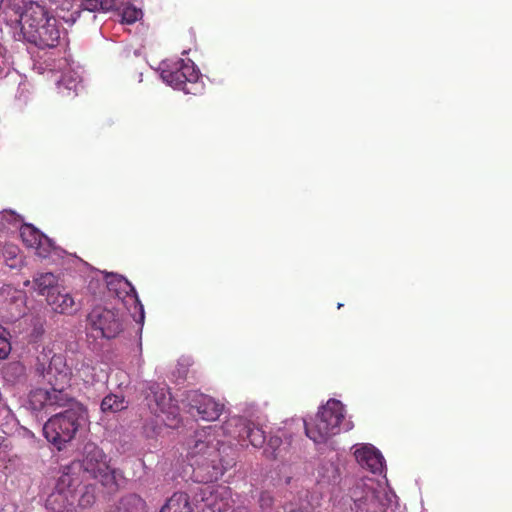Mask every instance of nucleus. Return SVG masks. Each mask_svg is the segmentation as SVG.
Segmentation results:
<instances>
[{
  "instance_id": "obj_1",
  "label": "nucleus",
  "mask_w": 512,
  "mask_h": 512,
  "mask_svg": "<svg viewBox=\"0 0 512 512\" xmlns=\"http://www.w3.org/2000/svg\"><path fill=\"white\" fill-rule=\"evenodd\" d=\"M231 448L217 438L214 430L197 433L189 456L193 477L205 485L195 493L194 501L203 512H224L232 503V491L227 486L212 485L224 473L229 462L223 457Z\"/></svg>"
},
{
  "instance_id": "obj_2",
  "label": "nucleus",
  "mask_w": 512,
  "mask_h": 512,
  "mask_svg": "<svg viewBox=\"0 0 512 512\" xmlns=\"http://www.w3.org/2000/svg\"><path fill=\"white\" fill-rule=\"evenodd\" d=\"M36 373L50 386L36 388L29 395L30 409L39 411H54L57 408L69 406L72 398L67 393L73 376L72 368L67 364L66 358L61 354H54L47 366L38 360Z\"/></svg>"
},
{
  "instance_id": "obj_3",
  "label": "nucleus",
  "mask_w": 512,
  "mask_h": 512,
  "mask_svg": "<svg viewBox=\"0 0 512 512\" xmlns=\"http://www.w3.org/2000/svg\"><path fill=\"white\" fill-rule=\"evenodd\" d=\"M65 471L72 477H79L81 484L83 481L94 479L111 491L119 488L123 477L120 469L110 465L108 455L95 443H86L82 457L72 461L66 466Z\"/></svg>"
},
{
  "instance_id": "obj_4",
  "label": "nucleus",
  "mask_w": 512,
  "mask_h": 512,
  "mask_svg": "<svg viewBox=\"0 0 512 512\" xmlns=\"http://www.w3.org/2000/svg\"><path fill=\"white\" fill-rule=\"evenodd\" d=\"M21 33L24 39L38 49L58 46L62 31L55 16L49 15L37 2L27 4L20 16Z\"/></svg>"
},
{
  "instance_id": "obj_5",
  "label": "nucleus",
  "mask_w": 512,
  "mask_h": 512,
  "mask_svg": "<svg viewBox=\"0 0 512 512\" xmlns=\"http://www.w3.org/2000/svg\"><path fill=\"white\" fill-rule=\"evenodd\" d=\"M86 420V409L79 403H72L67 410L53 415L45 422L44 437L60 450L75 437Z\"/></svg>"
},
{
  "instance_id": "obj_6",
  "label": "nucleus",
  "mask_w": 512,
  "mask_h": 512,
  "mask_svg": "<svg viewBox=\"0 0 512 512\" xmlns=\"http://www.w3.org/2000/svg\"><path fill=\"white\" fill-rule=\"evenodd\" d=\"M344 417L343 404L338 400L330 399L319 409L313 421H304L306 436L314 443H324L340 432V424Z\"/></svg>"
},
{
  "instance_id": "obj_7",
  "label": "nucleus",
  "mask_w": 512,
  "mask_h": 512,
  "mask_svg": "<svg viewBox=\"0 0 512 512\" xmlns=\"http://www.w3.org/2000/svg\"><path fill=\"white\" fill-rule=\"evenodd\" d=\"M161 77L170 86L187 94H201L205 89L202 75L190 59H180L170 67L162 69Z\"/></svg>"
},
{
  "instance_id": "obj_8",
  "label": "nucleus",
  "mask_w": 512,
  "mask_h": 512,
  "mask_svg": "<svg viewBox=\"0 0 512 512\" xmlns=\"http://www.w3.org/2000/svg\"><path fill=\"white\" fill-rule=\"evenodd\" d=\"M378 487L372 478L358 480L349 490L353 501L351 509L354 512H386L388 498Z\"/></svg>"
},
{
  "instance_id": "obj_9",
  "label": "nucleus",
  "mask_w": 512,
  "mask_h": 512,
  "mask_svg": "<svg viewBox=\"0 0 512 512\" xmlns=\"http://www.w3.org/2000/svg\"><path fill=\"white\" fill-rule=\"evenodd\" d=\"M80 485L79 476H72L64 471L63 475L58 478L54 491L46 500L47 508L54 512H63L74 507Z\"/></svg>"
},
{
  "instance_id": "obj_10",
  "label": "nucleus",
  "mask_w": 512,
  "mask_h": 512,
  "mask_svg": "<svg viewBox=\"0 0 512 512\" xmlns=\"http://www.w3.org/2000/svg\"><path fill=\"white\" fill-rule=\"evenodd\" d=\"M210 430L216 431V438L218 439L219 430H225L234 438L240 440L248 439L251 445L256 448L262 447L266 441L265 431L262 427L243 417H233L225 423L224 427L219 429L210 427L208 430H204L201 433L209 432Z\"/></svg>"
},
{
  "instance_id": "obj_11",
  "label": "nucleus",
  "mask_w": 512,
  "mask_h": 512,
  "mask_svg": "<svg viewBox=\"0 0 512 512\" xmlns=\"http://www.w3.org/2000/svg\"><path fill=\"white\" fill-rule=\"evenodd\" d=\"M88 323L93 330L99 331L104 338H115L123 330L118 313L103 307H95L88 315Z\"/></svg>"
},
{
  "instance_id": "obj_12",
  "label": "nucleus",
  "mask_w": 512,
  "mask_h": 512,
  "mask_svg": "<svg viewBox=\"0 0 512 512\" xmlns=\"http://www.w3.org/2000/svg\"><path fill=\"white\" fill-rule=\"evenodd\" d=\"M186 405L192 415H198L205 421H216L223 411V404L213 397L202 394L198 391H190L186 394Z\"/></svg>"
},
{
  "instance_id": "obj_13",
  "label": "nucleus",
  "mask_w": 512,
  "mask_h": 512,
  "mask_svg": "<svg viewBox=\"0 0 512 512\" xmlns=\"http://www.w3.org/2000/svg\"><path fill=\"white\" fill-rule=\"evenodd\" d=\"M149 408L157 414L158 412L173 416L175 422L172 426H177L179 420L178 408L173 404L171 394L165 386L160 384H151L149 386V393L146 396Z\"/></svg>"
},
{
  "instance_id": "obj_14",
  "label": "nucleus",
  "mask_w": 512,
  "mask_h": 512,
  "mask_svg": "<svg viewBox=\"0 0 512 512\" xmlns=\"http://www.w3.org/2000/svg\"><path fill=\"white\" fill-rule=\"evenodd\" d=\"M26 296L22 290L11 285L0 289V312L6 313L10 320H15L25 314Z\"/></svg>"
},
{
  "instance_id": "obj_15",
  "label": "nucleus",
  "mask_w": 512,
  "mask_h": 512,
  "mask_svg": "<svg viewBox=\"0 0 512 512\" xmlns=\"http://www.w3.org/2000/svg\"><path fill=\"white\" fill-rule=\"evenodd\" d=\"M357 462L373 473H381L384 467V457L381 452L371 444H363L354 452Z\"/></svg>"
},
{
  "instance_id": "obj_16",
  "label": "nucleus",
  "mask_w": 512,
  "mask_h": 512,
  "mask_svg": "<svg viewBox=\"0 0 512 512\" xmlns=\"http://www.w3.org/2000/svg\"><path fill=\"white\" fill-rule=\"evenodd\" d=\"M23 242L33 248L39 256L45 257L50 251V241L33 225L25 224L20 230Z\"/></svg>"
},
{
  "instance_id": "obj_17",
  "label": "nucleus",
  "mask_w": 512,
  "mask_h": 512,
  "mask_svg": "<svg viewBox=\"0 0 512 512\" xmlns=\"http://www.w3.org/2000/svg\"><path fill=\"white\" fill-rule=\"evenodd\" d=\"M46 302L58 314L72 315L78 310L73 296L68 292H61L59 287L47 292Z\"/></svg>"
},
{
  "instance_id": "obj_18",
  "label": "nucleus",
  "mask_w": 512,
  "mask_h": 512,
  "mask_svg": "<svg viewBox=\"0 0 512 512\" xmlns=\"http://www.w3.org/2000/svg\"><path fill=\"white\" fill-rule=\"evenodd\" d=\"M107 512H147V504L137 494H126L120 497Z\"/></svg>"
},
{
  "instance_id": "obj_19",
  "label": "nucleus",
  "mask_w": 512,
  "mask_h": 512,
  "mask_svg": "<svg viewBox=\"0 0 512 512\" xmlns=\"http://www.w3.org/2000/svg\"><path fill=\"white\" fill-rule=\"evenodd\" d=\"M108 287L110 290L115 291V293L119 297H121L122 293H125L126 295H131L134 298V302L139 306L140 317L141 319H143V306L139 301L136 289L127 278H124L121 275H115L110 280H108Z\"/></svg>"
},
{
  "instance_id": "obj_20",
  "label": "nucleus",
  "mask_w": 512,
  "mask_h": 512,
  "mask_svg": "<svg viewBox=\"0 0 512 512\" xmlns=\"http://www.w3.org/2000/svg\"><path fill=\"white\" fill-rule=\"evenodd\" d=\"M160 512H193L189 495L184 492L174 493L167 499Z\"/></svg>"
},
{
  "instance_id": "obj_21",
  "label": "nucleus",
  "mask_w": 512,
  "mask_h": 512,
  "mask_svg": "<svg viewBox=\"0 0 512 512\" xmlns=\"http://www.w3.org/2000/svg\"><path fill=\"white\" fill-rule=\"evenodd\" d=\"M73 3L70 0H62L61 3L55 8V14L58 19H62L64 23L73 25L81 14V10L76 9L71 11Z\"/></svg>"
},
{
  "instance_id": "obj_22",
  "label": "nucleus",
  "mask_w": 512,
  "mask_h": 512,
  "mask_svg": "<svg viewBox=\"0 0 512 512\" xmlns=\"http://www.w3.org/2000/svg\"><path fill=\"white\" fill-rule=\"evenodd\" d=\"M96 501L95 487L83 482L78 488L76 497V505L80 508H90Z\"/></svg>"
},
{
  "instance_id": "obj_23",
  "label": "nucleus",
  "mask_w": 512,
  "mask_h": 512,
  "mask_svg": "<svg viewBox=\"0 0 512 512\" xmlns=\"http://www.w3.org/2000/svg\"><path fill=\"white\" fill-rule=\"evenodd\" d=\"M75 375L85 383H94L97 380L92 360L84 359L75 367Z\"/></svg>"
},
{
  "instance_id": "obj_24",
  "label": "nucleus",
  "mask_w": 512,
  "mask_h": 512,
  "mask_svg": "<svg viewBox=\"0 0 512 512\" xmlns=\"http://www.w3.org/2000/svg\"><path fill=\"white\" fill-rule=\"evenodd\" d=\"M34 284H36L39 294L45 297L49 291L58 287L56 285V277L51 272L39 274L37 278H34Z\"/></svg>"
},
{
  "instance_id": "obj_25",
  "label": "nucleus",
  "mask_w": 512,
  "mask_h": 512,
  "mask_svg": "<svg viewBox=\"0 0 512 512\" xmlns=\"http://www.w3.org/2000/svg\"><path fill=\"white\" fill-rule=\"evenodd\" d=\"M126 408L127 405L125 404V399L113 394L106 396L101 403V409L103 412L116 413Z\"/></svg>"
},
{
  "instance_id": "obj_26",
  "label": "nucleus",
  "mask_w": 512,
  "mask_h": 512,
  "mask_svg": "<svg viewBox=\"0 0 512 512\" xmlns=\"http://www.w3.org/2000/svg\"><path fill=\"white\" fill-rule=\"evenodd\" d=\"M81 6L89 12L109 11L116 6V0H83Z\"/></svg>"
},
{
  "instance_id": "obj_27",
  "label": "nucleus",
  "mask_w": 512,
  "mask_h": 512,
  "mask_svg": "<svg viewBox=\"0 0 512 512\" xmlns=\"http://www.w3.org/2000/svg\"><path fill=\"white\" fill-rule=\"evenodd\" d=\"M3 255L6 264L10 268H19L23 263V257L20 254V249L15 245H6L4 247Z\"/></svg>"
},
{
  "instance_id": "obj_28",
  "label": "nucleus",
  "mask_w": 512,
  "mask_h": 512,
  "mask_svg": "<svg viewBox=\"0 0 512 512\" xmlns=\"http://www.w3.org/2000/svg\"><path fill=\"white\" fill-rule=\"evenodd\" d=\"M10 337L9 331L0 325V360L7 358L11 352Z\"/></svg>"
},
{
  "instance_id": "obj_29",
  "label": "nucleus",
  "mask_w": 512,
  "mask_h": 512,
  "mask_svg": "<svg viewBox=\"0 0 512 512\" xmlns=\"http://www.w3.org/2000/svg\"><path fill=\"white\" fill-rule=\"evenodd\" d=\"M282 444V439L280 437L274 436L271 437L268 441V448L264 450V453L268 458L276 459L278 457L277 448Z\"/></svg>"
},
{
  "instance_id": "obj_30",
  "label": "nucleus",
  "mask_w": 512,
  "mask_h": 512,
  "mask_svg": "<svg viewBox=\"0 0 512 512\" xmlns=\"http://www.w3.org/2000/svg\"><path fill=\"white\" fill-rule=\"evenodd\" d=\"M137 19V11L136 10H126L124 11V20L126 23H133Z\"/></svg>"
},
{
  "instance_id": "obj_31",
  "label": "nucleus",
  "mask_w": 512,
  "mask_h": 512,
  "mask_svg": "<svg viewBox=\"0 0 512 512\" xmlns=\"http://www.w3.org/2000/svg\"><path fill=\"white\" fill-rule=\"evenodd\" d=\"M9 447V444L7 443V440L5 437L3 436H0V449L1 448H8Z\"/></svg>"
},
{
  "instance_id": "obj_32",
  "label": "nucleus",
  "mask_w": 512,
  "mask_h": 512,
  "mask_svg": "<svg viewBox=\"0 0 512 512\" xmlns=\"http://www.w3.org/2000/svg\"><path fill=\"white\" fill-rule=\"evenodd\" d=\"M231 512H250L247 507L239 506L233 509Z\"/></svg>"
},
{
  "instance_id": "obj_33",
  "label": "nucleus",
  "mask_w": 512,
  "mask_h": 512,
  "mask_svg": "<svg viewBox=\"0 0 512 512\" xmlns=\"http://www.w3.org/2000/svg\"><path fill=\"white\" fill-rule=\"evenodd\" d=\"M4 0H0V10L2 9Z\"/></svg>"
},
{
  "instance_id": "obj_34",
  "label": "nucleus",
  "mask_w": 512,
  "mask_h": 512,
  "mask_svg": "<svg viewBox=\"0 0 512 512\" xmlns=\"http://www.w3.org/2000/svg\"><path fill=\"white\" fill-rule=\"evenodd\" d=\"M342 306H343L342 304H338L337 308L340 309V308H342Z\"/></svg>"
},
{
  "instance_id": "obj_35",
  "label": "nucleus",
  "mask_w": 512,
  "mask_h": 512,
  "mask_svg": "<svg viewBox=\"0 0 512 512\" xmlns=\"http://www.w3.org/2000/svg\"><path fill=\"white\" fill-rule=\"evenodd\" d=\"M292 512H301V511H292Z\"/></svg>"
}]
</instances>
